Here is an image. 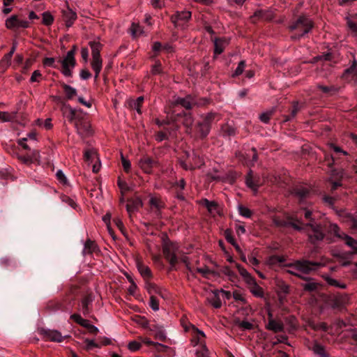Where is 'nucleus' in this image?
<instances>
[{"label": "nucleus", "instance_id": "obj_21", "mask_svg": "<svg viewBox=\"0 0 357 357\" xmlns=\"http://www.w3.org/2000/svg\"><path fill=\"white\" fill-rule=\"evenodd\" d=\"M62 13L66 26L67 27H70L74 23V21L77 19L76 13L73 12L71 9L68 8L67 10H63Z\"/></svg>", "mask_w": 357, "mask_h": 357}, {"label": "nucleus", "instance_id": "obj_51", "mask_svg": "<svg viewBox=\"0 0 357 357\" xmlns=\"http://www.w3.org/2000/svg\"><path fill=\"white\" fill-rule=\"evenodd\" d=\"M54 22L53 16L48 12L43 13V23L46 26H50Z\"/></svg>", "mask_w": 357, "mask_h": 357}, {"label": "nucleus", "instance_id": "obj_7", "mask_svg": "<svg viewBox=\"0 0 357 357\" xmlns=\"http://www.w3.org/2000/svg\"><path fill=\"white\" fill-rule=\"evenodd\" d=\"M58 63L61 65V73L66 77H72V68L76 66V60L73 56V52H68L66 56L63 59H59Z\"/></svg>", "mask_w": 357, "mask_h": 357}, {"label": "nucleus", "instance_id": "obj_22", "mask_svg": "<svg viewBox=\"0 0 357 357\" xmlns=\"http://www.w3.org/2000/svg\"><path fill=\"white\" fill-rule=\"evenodd\" d=\"M266 328L274 333L282 332L284 331V324L281 321H278L272 318H269Z\"/></svg>", "mask_w": 357, "mask_h": 357}, {"label": "nucleus", "instance_id": "obj_28", "mask_svg": "<svg viewBox=\"0 0 357 357\" xmlns=\"http://www.w3.org/2000/svg\"><path fill=\"white\" fill-rule=\"evenodd\" d=\"M191 17V13L188 10L177 12L175 15L171 17L172 22L176 24L178 20L187 22Z\"/></svg>", "mask_w": 357, "mask_h": 357}, {"label": "nucleus", "instance_id": "obj_12", "mask_svg": "<svg viewBox=\"0 0 357 357\" xmlns=\"http://www.w3.org/2000/svg\"><path fill=\"white\" fill-rule=\"evenodd\" d=\"M301 279L305 281V282L301 284V287L305 291L313 293L318 291L319 283L314 279L305 276H303Z\"/></svg>", "mask_w": 357, "mask_h": 357}, {"label": "nucleus", "instance_id": "obj_33", "mask_svg": "<svg viewBox=\"0 0 357 357\" xmlns=\"http://www.w3.org/2000/svg\"><path fill=\"white\" fill-rule=\"evenodd\" d=\"M144 96H139L135 100H131L129 102L130 108L136 109L138 114H142L141 107L144 102Z\"/></svg>", "mask_w": 357, "mask_h": 357}, {"label": "nucleus", "instance_id": "obj_3", "mask_svg": "<svg viewBox=\"0 0 357 357\" xmlns=\"http://www.w3.org/2000/svg\"><path fill=\"white\" fill-rule=\"evenodd\" d=\"M326 232L324 240L327 243H333L335 242V238L343 240L347 245L353 248L357 245V241L347 235L344 232L341 231L340 227L335 223H326L324 225Z\"/></svg>", "mask_w": 357, "mask_h": 357}, {"label": "nucleus", "instance_id": "obj_24", "mask_svg": "<svg viewBox=\"0 0 357 357\" xmlns=\"http://www.w3.org/2000/svg\"><path fill=\"white\" fill-rule=\"evenodd\" d=\"M61 86L63 90V93L65 94V100H72L74 97L77 96V90L72 87L70 85L66 84L64 82L61 84Z\"/></svg>", "mask_w": 357, "mask_h": 357}, {"label": "nucleus", "instance_id": "obj_17", "mask_svg": "<svg viewBox=\"0 0 357 357\" xmlns=\"http://www.w3.org/2000/svg\"><path fill=\"white\" fill-rule=\"evenodd\" d=\"M327 304L333 309H339L344 305V298L342 295H332L328 296Z\"/></svg>", "mask_w": 357, "mask_h": 357}, {"label": "nucleus", "instance_id": "obj_40", "mask_svg": "<svg viewBox=\"0 0 357 357\" xmlns=\"http://www.w3.org/2000/svg\"><path fill=\"white\" fill-rule=\"evenodd\" d=\"M65 108L69 110V114L67 115V118L70 122L75 123L78 119H81L82 117L77 115L75 109L72 108L70 105H66Z\"/></svg>", "mask_w": 357, "mask_h": 357}, {"label": "nucleus", "instance_id": "obj_13", "mask_svg": "<svg viewBox=\"0 0 357 357\" xmlns=\"http://www.w3.org/2000/svg\"><path fill=\"white\" fill-rule=\"evenodd\" d=\"M127 202L128 204H126V210L130 214L135 211H137L143 206V202L139 197L129 198L128 199Z\"/></svg>", "mask_w": 357, "mask_h": 357}, {"label": "nucleus", "instance_id": "obj_58", "mask_svg": "<svg viewBox=\"0 0 357 357\" xmlns=\"http://www.w3.org/2000/svg\"><path fill=\"white\" fill-rule=\"evenodd\" d=\"M245 61H241L239 62L237 68H236L234 73H233L232 76L237 77V76L240 75L241 74H242V73L243 72V70L245 68Z\"/></svg>", "mask_w": 357, "mask_h": 357}, {"label": "nucleus", "instance_id": "obj_10", "mask_svg": "<svg viewBox=\"0 0 357 357\" xmlns=\"http://www.w3.org/2000/svg\"><path fill=\"white\" fill-rule=\"evenodd\" d=\"M179 106L185 108L187 112H190L194 107L192 96L188 95L185 98H178L172 103L168 111H170L171 109H178Z\"/></svg>", "mask_w": 357, "mask_h": 357}, {"label": "nucleus", "instance_id": "obj_19", "mask_svg": "<svg viewBox=\"0 0 357 357\" xmlns=\"http://www.w3.org/2000/svg\"><path fill=\"white\" fill-rule=\"evenodd\" d=\"M250 282L247 284L250 292L256 297L261 298L264 296V290L259 287L255 278H249Z\"/></svg>", "mask_w": 357, "mask_h": 357}, {"label": "nucleus", "instance_id": "obj_56", "mask_svg": "<svg viewBox=\"0 0 357 357\" xmlns=\"http://www.w3.org/2000/svg\"><path fill=\"white\" fill-rule=\"evenodd\" d=\"M117 185L121 189V194H124L125 192L130 190V188L128 185L127 183L121 180V178L118 179Z\"/></svg>", "mask_w": 357, "mask_h": 357}, {"label": "nucleus", "instance_id": "obj_64", "mask_svg": "<svg viewBox=\"0 0 357 357\" xmlns=\"http://www.w3.org/2000/svg\"><path fill=\"white\" fill-rule=\"evenodd\" d=\"M154 335L155 339L162 342H165L167 339L163 328H159L158 331H157L156 333L154 334Z\"/></svg>", "mask_w": 357, "mask_h": 357}, {"label": "nucleus", "instance_id": "obj_49", "mask_svg": "<svg viewBox=\"0 0 357 357\" xmlns=\"http://www.w3.org/2000/svg\"><path fill=\"white\" fill-rule=\"evenodd\" d=\"M344 74H353L357 79V61H353L351 66L344 70Z\"/></svg>", "mask_w": 357, "mask_h": 357}, {"label": "nucleus", "instance_id": "obj_36", "mask_svg": "<svg viewBox=\"0 0 357 357\" xmlns=\"http://www.w3.org/2000/svg\"><path fill=\"white\" fill-rule=\"evenodd\" d=\"M89 45L91 48L92 57L100 56L101 43L97 41H91L89 42Z\"/></svg>", "mask_w": 357, "mask_h": 357}, {"label": "nucleus", "instance_id": "obj_59", "mask_svg": "<svg viewBox=\"0 0 357 357\" xmlns=\"http://www.w3.org/2000/svg\"><path fill=\"white\" fill-rule=\"evenodd\" d=\"M333 59H334L333 54L328 52V53L324 54L321 56H317L314 59L315 61H319V60H324V61H331L333 60Z\"/></svg>", "mask_w": 357, "mask_h": 357}, {"label": "nucleus", "instance_id": "obj_9", "mask_svg": "<svg viewBox=\"0 0 357 357\" xmlns=\"http://www.w3.org/2000/svg\"><path fill=\"white\" fill-rule=\"evenodd\" d=\"M40 334L43 335L45 340L54 342H61L64 339L70 337L69 335L63 336L57 330L47 328H41L40 330Z\"/></svg>", "mask_w": 357, "mask_h": 357}, {"label": "nucleus", "instance_id": "obj_30", "mask_svg": "<svg viewBox=\"0 0 357 357\" xmlns=\"http://www.w3.org/2000/svg\"><path fill=\"white\" fill-rule=\"evenodd\" d=\"M273 13L271 11L266 10H257L255 13L253 17H257L266 21H271L273 19Z\"/></svg>", "mask_w": 357, "mask_h": 357}, {"label": "nucleus", "instance_id": "obj_38", "mask_svg": "<svg viewBox=\"0 0 357 357\" xmlns=\"http://www.w3.org/2000/svg\"><path fill=\"white\" fill-rule=\"evenodd\" d=\"M225 237L228 243H231L236 249V251H241L239 245L236 243V241L232 235V231L230 229L225 231Z\"/></svg>", "mask_w": 357, "mask_h": 357}, {"label": "nucleus", "instance_id": "obj_63", "mask_svg": "<svg viewBox=\"0 0 357 357\" xmlns=\"http://www.w3.org/2000/svg\"><path fill=\"white\" fill-rule=\"evenodd\" d=\"M210 303L215 308H220L222 305V302L217 294H215Z\"/></svg>", "mask_w": 357, "mask_h": 357}, {"label": "nucleus", "instance_id": "obj_41", "mask_svg": "<svg viewBox=\"0 0 357 357\" xmlns=\"http://www.w3.org/2000/svg\"><path fill=\"white\" fill-rule=\"evenodd\" d=\"M17 113L9 114L5 112H0V120L3 122H11L15 121Z\"/></svg>", "mask_w": 357, "mask_h": 357}, {"label": "nucleus", "instance_id": "obj_45", "mask_svg": "<svg viewBox=\"0 0 357 357\" xmlns=\"http://www.w3.org/2000/svg\"><path fill=\"white\" fill-rule=\"evenodd\" d=\"M192 160L197 167L200 168L204 165V162L202 158L200 156L198 151H193L192 153Z\"/></svg>", "mask_w": 357, "mask_h": 357}, {"label": "nucleus", "instance_id": "obj_48", "mask_svg": "<svg viewBox=\"0 0 357 357\" xmlns=\"http://www.w3.org/2000/svg\"><path fill=\"white\" fill-rule=\"evenodd\" d=\"M70 319H72L75 322L79 324L80 326L84 327L86 323L89 321L86 319H84L79 314H73L70 316Z\"/></svg>", "mask_w": 357, "mask_h": 357}, {"label": "nucleus", "instance_id": "obj_53", "mask_svg": "<svg viewBox=\"0 0 357 357\" xmlns=\"http://www.w3.org/2000/svg\"><path fill=\"white\" fill-rule=\"evenodd\" d=\"M238 212L240 215L245 218H250L252 215V211L243 205L238 206Z\"/></svg>", "mask_w": 357, "mask_h": 357}, {"label": "nucleus", "instance_id": "obj_47", "mask_svg": "<svg viewBox=\"0 0 357 357\" xmlns=\"http://www.w3.org/2000/svg\"><path fill=\"white\" fill-rule=\"evenodd\" d=\"M337 159L333 155H326V161L327 162V166L333 172V174H335V172L336 170L333 169L334 165L336 163V160Z\"/></svg>", "mask_w": 357, "mask_h": 357}, {"label": "nucleus", "instance_id": "obj_14", "mask_svg": "<svg viewBox=\"0 0 357 357\" xmlns=\"http://www.w3.org/2000/svg\"><path fill=\"white\" fill-rule=\"evenodd\" d=\"M308 349L319 357H330V354L326 351L325 347L317 340H314L312 345L308 346Z\"/></svg>", "mask_w": 357, "mask_h": 357}, {"label": "nucleus", "instance_id": "obj_6", "mask_svg": "<svg viewBox=\"0 0 357 357\" xmlns=\"http://www.w3.org/2000/svg\"><path fill=\"white\" fill-rule=\"evenodd\" d=\"M178 250L177 245L171 241H166L162 245L164 257L170 265L169 271L176 270V264L178 261L177 257Z\"/></svg>", "mask_w": 357, "mask_h": 357}, {"label": "nucleus", "instance_id": "obj_43", "mask_svg": "<svg viewBox=\"0 0 357 357\" xmlns=\"http://www.w3.org/2000/svg\"><path fill=\"white\" fill-rule=\"evenodd\" d=\"M236 267L237 268L239 273L243 276L246 283L250 282L249 278H254L250 275V274L239 264H236Z\"/></svg>", "mask_w": 357, "mask_h": 357}, {"label": "nucleus", "instance_id": "obj_15", "mask_svg": "<svg viewBox=\"0 0 357 357\" xmlns=\"http://www.w3.org/2000/svg\"><path fill=\"white\" fill-rule=\"evenodd\" d=\"M245 183L248 188L257 192L260 185L259 178H255L252 171L250 170L245 176Z\"/></svg>", "mask_w": 357, "mask_h": 357}, {"label": "nucleus", "instance_id": "obj_1", "mask_svg": "<svg viewBox=\"0 0 357 357\" xmlns=\"http://www.w3.org/2000/svg\"><path fill=\"white\" fill-rule=\"evenodd\" d=\"M291 194L301 208L295 215L287 219V225L296 231L305 233L309 241L313 245L324 241L327 234L324 225L332 222L328 220L319 222L315 221L314 211L311 207L310 199L312 192L310 187L303 185H295L291 189Z\"/></svg>", "mask_w": 357, "mask_h": 357}, {"label": "nucleus", "instance_id": "obj_57", "mask_svg": "<svg viewBox=\"0 0 357 357\" xmlns=\"http://www.w3.org/2000/svg\"><path fill=\"white\" fill-rule=\"evenodd\" d=\"M43 64L45 66L52 67L54 68H59L58 66L55 63V59L52 57H46L43 60Z\"/></svg>", "mask_w": 357, "mask_h": 357}, {"label": "nucleus", "instance_id": "obj_52", "mask_svg": "<svg viewBox=\"0 0 357 357\" xmlns=\"http://www.w3.org/2000/svg\"><path fill=\"white\" fill-rule=\"evenodd\" d=\"M85 347L84 349L87 351L91 350L93 348H100V346L93 340L85 339L84 340Z\"/></svg>", "mask_w": 357, "mask_h": 357}, {"label": "nucleus", "instance_id": "obj_31", "mask_svg": "<svg viewBox=\"0 0 357 357\" xmlns=\"http://www.w3.org/2000/svg\"><path fill=\"white\" fill-rule=\"evenodd\" d=\"M99 251V249L96 243L90 239H88L84 243L83 254L91 255L93 252Z\"/></svg>", "mask_w": 357, "mask_h": 357}, {"label": "nucleus", "instance_id": "obj_39", "mask_svg": "<svg viewBox=\"0 0 357 357\" xmlns=\"http://www.w3.org/2000/svg\"><path fill=\"white\" fill-rule=\"evenodd\" d=\"M194 107H204L209 104L210 100L206 98H199L192 96Z\"/></svg>", "mask_w": 357, "mask_h": 357}, {"label": "nucleus", "instance_id": "obj_62", "mask_svg": "<svg viewBox=\"0 0 357 357\" xmlns=\"http://www.w3.org/2000/svg\"><path fill=\"white\" fill-rule=\"evenodd\" d=\"M92 68H102V59L100 56L93 57L91 61Z\"/></svg>", "mask_w": 357, "mask_h": 357}, {"label": "nucleus", "instance_id": "obj_27", "mask_svg": "<svg viewBox=\"0 0 357 357\" xmlns=\"http://www.w3.org/2000/svg\"><path fill=\"white\" fill-rule=\"evenodd\" d=\"M317 88L328 96L335 95L340 89V87L335 85L325 86L320 84L317 85Z\"/></svg>", "mask_w": 357, "mask_h": 357}, {"label": "nucleus", "instance_id": "obj_8", "mask_svg": "<svg viewBox=\"0 0 357 357\" xmlns=\"http://www.w3.org/2000/svg\"><path fill=\"white\" fill-rule=\"evenodd\" d=\"M77 134L82 137H86L93 134L89 121L84 117L78 119L75 123Z\"/></svg>", "mask_w": 357, "mask_h": 357}, {"label": "nucleus", "instance_id": "obj_37", "mask_svg": "<svg viewBox=\"0 0 357 357\" xmlns=\"http://www.w3.org/2000/svg\"><path fill=\"white\" fill-rule=\"evenodd\" d=\"M146 289L149 294H157L163 297L161 289L155 284L146 281Z\"/></svg>", "mask_w": 357, "mask_h": 357}, {"label": "nucleus", "instance_id": "obj_25", "mask_svg": "<svg viewBox=\"0 0 357 357\" xmlns=\"http://www.w3.org/2000/svg\"><path fill=\"white\" fill-rule=\"evenodd\" d=\"M149 204L152 208L155 209V215H160V210L164 208V203L158 198L155 197H151L149 200Z\"/></svg>", "mask_w": 357, "mask_h": 357}, {"label": "nucleus", "instance_id": "obj_23", "mask_svg": "<svg viewBox=\"0 0 357 357\" xmlns=\"http://www.w3.org/2000/svg\"><path fill=\"white\" fill-rule=\"evenodd\" d=\"M202 121L204 124L209 126V127L211 128V126L213 123L216 122L220 120V115L219 114L216 112H208L206 115L202 116Z\"/></svg>", "mask_w": 357, "mask_h": 357}, {"label": "nucleus", "instance_id": "obj_32", "mask_svg": "<svg viewBox=\"0 0 357 357\" xmlns=\"http://www.w3.org/2000/svg\"><path fill=\"white\" fill-rule=\"evenodd\" d=\"M324 280L326 282V283L332 287H335L340 289H346L347 284L344 283H342L339 282L338 280L331 278L329 275L324 276Z\"/></svg>", "mask_w": 357, "mask_h": 357}, {"label": "nucleus", "instance_id": "obj_35", "mask_svg": "<svg viewBox=\"0 0 357 357\" xmlns=\"http://www.w3.org/2000/svg\"><path fill=\"white\" fill-rule=\"evenodd\" d=\"M12 57L8 54H5L4 56L0 61V73H4L11 63Z\"/></svg>", "mask_w": 357, "mask_h": 357}, {"label": "nucleus", "instance_id": "obj_54", "mask_svg": "<svg viewBox=\"0 0 357 357\" xmlns=\"http://www.w3.org/2000/svg\"><path fill=\"white\" fill-rule=\"evenodd\" d=\"M237 325L242 328L243 331L245 330H252L254 328V325L249 321H238Z\"/></svg>", "mask_w": 357, "mask_h": 357}, {"label": "nucleus", "instance_id": "obj_34", "mask_svg": "<svg viewBox=\"0 0 357 357\" xmlns=\"http://www.w3.org/2000/svg\"><path fill=\"white\" fill-rule=\"evenodd\" d=\"M221 132L223 137H229L234 136L236 134V130L232 126L227 123L222 125L221 128Z\"/></svg>", "mask_w": 357, "mask_h": 357}, {"label": "nucleus", "instance_id": "obj_26", "mask_svg": "<svg viewBox=\"0 0 357 357\" xmlns=\"http://www.w3.org/2000/svg\"><path fill=\"white\" fill-rule=\"evenodd\" d=\"M343 221L347 224L352 231H357V219L353 214L346 213L343 216Z\"/></svg>", "mask_w": 357, "mask_h": 357}, {"label": "nucleus", "instance_id": "obj_46", "mask_svg": "<svg viewBox=\"0 0 357 357\" xmlns=\"http://www.w3.org/2000/svg\"><path fill=\"white\" fill-rule=\"evenodd\" d=\"M91 302V300L89 297H85L82 301V313L84 315H87L90 312L89 305Z\"/></svg>", "mask_w": 357, "mask_h": 357}, {"label": "nucleus", "instance_id": "obj_50", "mask_svg": "<svg viewBox=\"0 0 357 357\" xmlns=\"http://www.w3.org/2000/svg\"><path fill=\"white\" fill-rule=\"evenodd\" d=\"M170 125H172L170 127H168L167 126L164 127V130L168 134V136L172 135L174 132H176L179 129L178 122H171Z\"/></svg>", "mask_w": 357, "mask_h": 357}, {"label": "nucleus", "instance_id": "obj_60", "mask_svg": "<svg viewBox=\"0 0 357 357\" xmlns=\"http://www.w3.org/2000/svg\"><path fill=\"white\" fill-rule=\"evenodd\" d=\"M61 199L63 202L66 203L68 205L71 206L73 208H76V206H77L76 203L75 202V201L73 199H71L68 196L61 195Z\"/></svg>", "mask_w": 357, "mask_h": 357}, {"label": "nucleus", "instance_id": "obj_55", "mask_svg": "<svg viewBox=\"0 0 357 357\" xmlns=\"http://www.w3.org/2000/svg\"><path fill=\"white\" fill-rule=\"evenodd\" d=\"M142 33V28L135 23L132 24L131 26V34L134 38L138 37Z\"/></svg>", "mask_w": 357, "mask_h": 357}, {"label": "nucleus", "instance_id": "obj_61", "mask_svg": "<svg viewBox=\"0 0 357 357\" xmlns=\"http://www.w3.org/2000/svg\"><path fill=\"white\" fill-rule=\"evenodd\" d=\"M149 305L154 311L159 310V301L155 296L153 295L151 296Z\"/></svg>", "mask_w": 357, "mask_h": 357}, {"label": "nucleus", "instance_id": "obj_44", "mask_svg": "<svg viewBox=\"0 0 357 357\" xmlns=\"http://www.w3.org/2000/svg\"><path fill=\"white\" fill-rule=\"evenodd\" d=\"M203 205L207 208L208 212L212 213L213 211L216 210L218 208V204L215 202H211L207 199H204L202 200Z\"/></svg>", "mask_w": 357, "mask_h": 357}, {"label": "nucleus", "instance_id": "obj_2", "mask_svg": "<svg viewBox=\"0 0 357 357\" xmlns=\"http://www.w3.org/2000/svg\"><path fill=\"white\" fill-rule=\"evenodd\" d=\"M314 27L313 22L305 15H300L289 26L291 38L297 40L306 36Z\"/></svg>", "mask_w": 357, "mask_h": 357}, {"label": "nucleus", "instance_id": "obj_16", "mask_svg": "<svg viewBox=\"0 0 357 357\" xmlns=\"http://www.w3.org/2000/svg\"><path fill=\"white\" fill-rule=\"evenodd\" d=\"M136 266L137 268L138 271L146 281H147L149 279L152 278L153 274L150 268L148 266L145 265L142 261L137 259L136 261Z\"/></svg>", "mask_w": 357, "mask_h": 357}, {"label": "nucleus", "instance_id": "obj_5", "mask_svg": "<svg viewBox=\"0 0 357 357\" xmlns=\"http://www.w3.org/2000/svg\"><path fill=\"white\" fill-rule=\"evenodd\" d=\"M167 115H170L171 121L173 123L181 121L186 128L187 132H190L194 123V117L190 112H178V109H171L167 111Z\"/></svg>", "mask_w": 357, "mask_h": 357}, {"label": "nucleus", "instance_id": "obj_4", "mask_svg": "<svg viewBox=\"0 0 357 357\" xmlns=\"http://www.w3.org/2000/svg\"><path fill=\"white\" fill-rule=\"evenodd\" d=\"M324 266L321 261H311L307 259L296 260L292 263L287 264L285 266L297 271L302 275H309L315 273L320 268Z\"/></svg>", "mask_w": 357, "mask_h": 357}, {"label": "nucleus", "instance_id": "obj_11", "mask_svg": "<svg viewBox=\"0 0 357 357\" xmlns=\"http://www.w3.org/2000/svg\"><path fill=\"white\" fill-rule=\"evenodd\" d=\"M6 26L9 29L15 28H28L29 22L26 20H20L17 15H12L6 21Z\"/></svg>", "mask_w": 357, "mask_h": 357}, {"label": "nucleus", "instance_id": "obj_20", "mask_svg": "<svg viewBox=\"0 0 357 357\" xmlns=\"http://www.w3.org/2000/svg\"><path fill=\"white\" fill-rule=\"evenodd\" d=\"M139 166L146 173H151L153 167L156 164V161L149 157H144L139 160Z\"/></svg>", "mask_w": 357, "mask_h": 357}, {"label": "nucleus", "instance_id": "obj_42", "mask_svg": "<svg viewBox=\"0 0 357 357\" xmlns=\"http://www.w3.org/2000/svg\"><path fill=\"white\" fill-rule=\"evenodd\" d=\"M224 41L220 38H216L214 42V54H220L224 51Z\"/></svg>", "mask_w": 357, "mask_h": 357}, {"label": "nucleus", "instance_id": "obj_18", "mask_svg": "<svg viewBox=\"0 0 357 357\" xmlns=\"http://www.w3.org/2000/svg\"><path fill=\"white\" fill-rule=\"evenodd\" d=\"M195 129L198 137L201 139H204L208 137L211 128L209 126L204 124L202 121H199L196 124Z\"/></svg>", "mask_w": 357, "mask_h": 357}, {"label": "nucleus", "instance_id": "obj_29", "mask_svg": "<svg viewBox=\"0 0 357 357\" xmlns=\"http://www.w3.org/2000/svg\"><path fill=\"white\" fill-rule=\"evenodd\" d=\"M301 107H299L298 102H294L292 108L290 110V114L288 115H283V123L292 121L296 117Z\"/></svg>", "mask_w": 357, "mask_h": 357}]
</instances>
